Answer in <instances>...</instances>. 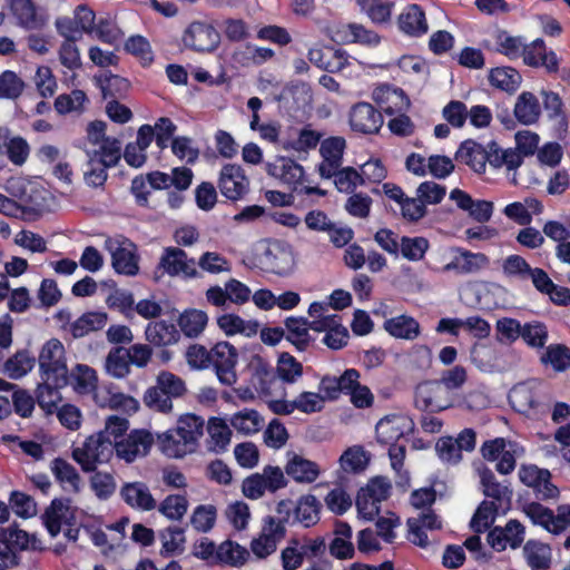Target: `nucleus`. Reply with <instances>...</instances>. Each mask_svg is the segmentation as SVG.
Masks as SVG:
<instances>
[{"instance_id":"nucleus-46","label":"nucleus","mask_w":570,"mask_h":570,"mask_svg":"<svg viewBox=\"0 0 570 570\" xmlns=\"http://www.w3.org/2000/svg\"><path fill=\"white\" fill-rule=\"evenodd\" d=\"M36 358L28 350L17 351L4 363V371L13 380L21 379L35 366Z\"/></svg>"},{"instance_id":"nucleus-55","label":"nucleus","mask_w":570,"mask_h":570,"mask_svg":"<svg viewBox=\"0 0 570 570\" xmlns=\"http://www.w3.org/2000/svg\"><path fill=\"white\" fill-rule=\"evenodd\" d=\"M188 510L185 494H169L159 504L158 511L171 521H179Z\"/></svg>"},{"instance_id":"nucleus-36","label":"nucleus","mask_w":570,"mask_h":570,"mask_svg":"<svg viewBox=\"0 0 570 570\" xmlns=\"http://www.w3.org/2000/svg\"><path fill=\"white\" fill-rule=\"evenodd\" d=\"M217 325L227 336L243 334L247 337H250L256 335L258 331L257 322L245 321L240 316L233 313H226L218 316Z\"/></svg>"},{"instance_id":"nucleus-21","label":"nucleus","mask_w":570,"mask_h":570,"mask_svg":"<svg viewBox=\"0 0 570 570\" xmlns=\"http://www.w3.org/2000/svg\"><path fill=\"white\" fill-rule=\"evenodd\" d=\"M475 471L480 480L482 492L485 497L492 498L499 503L509 502L511 500V489L508 485L500 483L489 468L480 463L475 468Z\"/></svg>"},{"instance_id":"nucleus-31","label":"nucleus","mask_w":570,"mask_h":570,"mask_svg":"<svg viewBox=\"0 0 570 570\" xmlns=\"http://www.w3.org/2000/svg\"><path fill=\"white\" fill-rule=\"evenodd\" d=\"M146 340L156 346H167L176 343L179 337V331L175 324L164 320L150 322L145 331Z\"/></svg>"},{"instance_id":"nucleus-48","label":"nucleus","mask_w":570,"mask_h":570,"mask_svg":"<svg viewBox=\"0 0 570 570\" xmlns=\"http://www.w3.org/2000/svg\"><path fill=\"white\" fill-rule=\"evenodd\" d=\"M91 36L100 42L112 46L122 39L124 32L118 27L116 19L107 14L98 18Z\"/></svg>"},{"instance_id":"nucleus-50","label":"nucleus","mask_w":570,"mask_h":570,"mask_svg":"<svg viewBox=\"0 0 570 570\" xmlns=\"http://www.w3.org/2000/svg\"><path fill=\"white\" fill-rule=\"evenodd\" d=\"M276 374L287 384L295 383L303 375V365L288 352L279 354L276 365Z\"/></svg>"},{"instance_id":"nucleus-53","label":"nucleus","mask_w":570,"mask_h":570,"mask_svg":"<svg viewBox=\"0 0 570 570\" xmlns=\"http://www.w3.org/2000/svg\"><path fill=\"white\" fill-rule=\"evenodd\" d=\"M66 508L63 501L56 498L42 514L43 525L51 538H56L61 532V527L66 520L61 511Z\"/></svg>"},{"instance_id":"nucleus-18","label":"nucleus","mask_w":570,"mask_h":570,"mask_svg":"<svg viewBox=\"0 0 570 570\" xmlns=\"http://www.w3.org/2000/svg\"><path fill=\"white\" fill-rule=\"evenodd\" d=\"M247 370L253 389L259 394H268L275 381V373L269 362L255 354L250 357Z\"/></svg>"},{"instance_id":"nucleus-39","label":"nucleus","mask_w":570,"mask_h":570,"mask_svg":"<svg viewBox=\"0 0 570 570\" xmlns=\"http://www.w3.org/2000/svg\"><path fill=\"white\" fill-rule=\"evenodd\" d=\"M87 156L95 164L100 163L108 168L115 167L121 158V142L115 137H107L99 149L88 150Z\"/></svg>"},{"instance_id":"nucleus-6","label":"nucleus","mask_w":570,"mask_h":570,"mask_svg":"<svg viewBox=\"0 0 570 570\" xmlns=\"http://www.w3.org/2000/svg\"><path fill=\"white\" fill-rule=\"evenodd\" d=\"M286 537V525L272 515L263 519L262 530L250 542V550L258 559L273 554L277 544Z\"/></svg>"},{"instance_id":"nucleus-59","label":"nucleus","mask_w":570,"mask_h":570,"mask_svg":"<svg viewBox=\"0 0 570 570\" xmlns=\"http://www.w3.org/2000/svg\"><path fill=\"white\" fill-rule=\"evenodd\" d=\"M372 22L381 24L390 21L393 3L382 0H357Z\"/></svg>"},{"instance_id":"nucleus-27","label":"nucleus","mask_w":570,"mask_h":570,"mask_svg":"<svg viewBox=\"0 0 570 570\" xmlns=\"http://www.w3.org/2000/svg\"><path fill=\"white\" fill-rule=\"evenodd\" d=\"M405 419L400 415H390L381 419L375 426L376 440L381 444H394L405 434Z\"/></svg>"},{"instance_id":"nucleus-58","label":"nucleus","mask_w":570,"mask_h":570,"mask_svg":"<svg viewBox=\"0 0 570 570\" xmlns=\"http://www.w3.org/2000/svg\"><path fill=\"white\" fill-rule=\"evenodd\" d=\"M429 249V240L424 237L402 236L400 239V253L407 261L416 262L424 257Z\"/></svg>"},{"instance_id":"nucleus-40","label":"nucleus","mask_w":570,"mask_h":570,"mask_svg":"<svg viewBox=\"0 0 570 570\" xmlns=\"http://www.w3.org/2000/svg\"><path fill=\"white\" fill-rule=\"evenodd\" d=\"M321 502L313 494L298 499L294 510L295 520L303 527L309 528L320 521Z\"/></svg>"},{"instance_id":"nucleus-52","label":"nucleus","mask_w":570,"mask_h":570,"mask_svg":"<svg viewBox=\"0 0 570 570\" xmlns=\"http://www.w3.org/2000/svg\"><path fill=\"white\" fill-rule=\"evenodd\" d=\"M487 164H489V145H483L466 139L465 140V165H469L476 174L485 171Z\"/></svg>"},{"instance_id":"nucleus-24","label":"nucleus","mask_w":570,"mask_h":570,"mask_svg":"<svg viewBox=\"0 0 570 570\" xmlns=\"http://www.w3.org/2000/svg\"><path fill=\"white\" fill-rule=\"evenodd\" d=\"M95 85L100 89L104 99L124 98L130 88L128 79L114 75L109 70L94 77Z\"/></svg>"},{"instance_id":"nucleus-38","label":"nucleus","mask_w":570,"mask_h":570,"mask_svg":"<svg viewBox=\"0 0 570 570\" xmlns=\"http://www.w3.org/2000/svg\"><path fill=\"white\" fill-rule=\"evenodd\" d=\"M488 78L492 87L509 94L515 92L522 82V76L512 67L492 68Z\"/></svg>"},{"instance_id":"nucleus-7","label":"nucleus","mask_w":570,"mask_h":570,"mask_svg":"<svg viewBox=\"0 0 570 570\" xmlns=\"http://www.w3.org/2000/svg\"><path fill=\"white\" fill-rule=\"evenodd\" d=\"M36 540V535L19 529L16 523L2 529L0 532V560L11 567L18 566L20 562L19 553L27 550Z\"/></svg>"},{"instance_id":"nucleus-42","label":"nucleus","mask_w":570,"mask_h":570,"mask_svg":"<svg viewBox=\"0 0 570 570\" xmlns=\"http://www.w3.org/2000/svg\"><path fill=\"white\" fill-rule=\"evenodd\" d=\"M205 421L202 416L194 413H187L179 417L176 425V434L180 433L186 436L185 440L195 450L198 439L203 435Z\"/></svg>"},{"instance_id":"nucleus-47","label":"nucleus","mask_w":570,"mask_h":570,"mask_svg":"<svg viewBox=\"0 0 570 570\" xmlns=\"http://www.w3.org/2000/svg\"><path fill=\"white\" fill-rule=\"evenodd\" d=\"M69 383H71L75 390L79 393H88L96 389L98 377L96 371L86 364H77L68 373Z\"/></svg>"},{"instance_id":"nucleus-3","label":"nucleus","mask_w":570,"mask_h":570,"mask_svg":"<svg viewBox=\"0 0 570 570\" xmlns=\"http://www.w3.org/2000/svg\"><path fill=\"white\" fill-rule=\"evenodd\" d=\"M65 354V346L58 338L47 341L39 354L41 377L49 381L55 377L58 384H69Z\"/></svg>"},{"instance_id":"nucleus-10","label":"nucleus","mask_w":570,"mask_h":570,"mask_svg":"<svg viewBox=\"0 0 570 570\" xmlns=\"http://www.w3.org/2000/svg\"><path fill=\"white\" fill-rule=\"evenodd\" d=\"M217 186L224 197L237 202L249 191V179L240 165L225 164L220 169Z\"/></svg>"},{"instance_id":"nucleus-56","label":"nucleus","mask_w":570,"mask_h":570,"mask_svg":"<svg viewBox=\"0 0 570 570\" xmlns=\"http://www.w3.org/2000/svg\"><path fill=\"white\" fill-rule=\"evenodd\" d=\"M497 511L494 502L482 501L470 521V528L476 533L487 531L494 522Z\"/></svg>"},{"instance_id":"nucleus-28","label":"nucleus","mask_w":570,"mask_h":570,"mask_svg":"<svg viewBox=\"0 0 570 570\" xmlns=\"http://www.w3.org/2000/svg\"><path fill=\"white\" fill-rule=\"evenodd\" d=\"M285 472L298 483H312L320 475L318 465L298 454H294L285 465Z\"/></svg>"},{"instance_id":"nucleus-57","label":"nucleus","mask_w":570,"mask_h":570,"mask_svg":"<svg viewBox=\"0 0 570 570\" xmlns=\"http://www.w3.org/2000/svg\"><path fill=\"white\" fill-rule=\"evenodd\" d=\"M88 100L83 90L73 89L70 94H61L55 99V109L60 115L81 111Z\"/></svg>"},{"instance_id":"nucleus-62","label":"nucleus","mask_w":570,"mask_h":570,"mask_svg":"<svg viewBox=\"0 0 570 570\" xmlns=\"http://www.w3.org/2000/svg\"><path fill=\"white\" fill-rule=\"evenodd\" d=\"M368 461L370 458L362 446L347 449L340 459L342 468L354 473L364 471Z\"/></svg>"},{"instance_id":"nucleus-17","label":"nucleus","mask_w":570,"mask_h":570,"mask_svg":"<svg viewBox=\"0 0 570 570\" xmlns=\"http://www.w3.org/2000/svg\"><path fill=\"white\" fill-rule=\"evenodd\" d=\"M541 383L535 380L519 383L509 392V402L519 413L530 414L538 403V392Z\"/></svg>"},{"instance_id":"nucleus-33","label":"nucleus","mask_w":570,"mask_h":570,"mask_svg":"<svg viewBox=\"0 0 570 570\" xmlns=\"http://www.w3.org/2000/svg\"><path fill=\"white\" fill-rule=\"evenodd\" d=\"M383 327L395 338L414 340L420 334L419 322L404 314L385 320Z\"/></svg>"},{"instance_id":"nucleus-15","label":"nucleus","mask_w":570,"mask_h":570,"mask_svg":"<svg viewBox=\"0 0 570 570\" xmlns=\"http://www.w3.org/2000/svg\"><path fill=\"white\" fill-rule=\"evenodd\" d=\"M307 57L315 67L331 73L343 70L348 63L346 51L333 46L311 48Z\"/></svg>"},{"instance_id":"nucleus-11","label":"nucleus","mask_w":570,"mask_h":570,"mask_svg":"<svg viewBox=\"0 0 570 570\" xmlns=\"http://www.w3.org/2000/svg\"><path fill=\"white\" fill-rule=\"evenodd\" d=\"M186 48L197 52H210L217 48L220 36L213 24L205 21L191 22L183 35Z\"/></svg>"},{"instance_id":"nucleus-49","label":"nucleus","mask_w":570,"mask_h":570,"mask_svg":"<svg viewBox=\"0 0 570 570\" xmlns=\"http://www.w3.org/2000/svg\"><path fill=\"white\" fill-rule=\"evenodd\" d=\"M51 471L61 484H68L73 492L80 491V475L76 468L62 458H56L51 462Z\"/></svg>"},{"instance_id":"nucleus-34","label":"nucleus","mask_w":570,"mask_h":570,"mask_svg":"<svg viewBox=\"0 0 570 570\" xmlns=\"http://www.w3.org/2000/svg\"><path fill=\"white\" fill-rule=\"evenodd\" d=\"M514 116L523 125L535 124L541 115V106L538 98L529 91H523L517 98Z\"/></svg>"},{"instance_id":"nucleus-44","label":"nucleus","mask_w":570,"mask_h":570,"mask_svg":"<svg viewBox=\"0 0 570 570\" xmlns=\"http://www.w3.org/2000/svg\"><path fill=\"white\" fill-rule=\"evenodd\" d=\"M208 316L200 309H186L178 318V325L187 337H197L205 328Z\"/></svg>"},{"instance_id":"nucleus-35","label":"nucleus","mask_w":570,"mask_h":570,"mask_svg":"<svg viewBox=\"0 0 570 570\" xmlns=\"http://www.w3.org/2000/svg\"><path fill=\"white\" fill-rule=\"evenodd\" d=\"M180 433L176 434V428L169 429L158 435V443L161 452L169 458H183L194 452L189 442Z\"/></svg>"},{"instance_id":"nucleus-64","label":"nucleus","mask_w":570,"mask_h":570,"mask_svg":"<svg viewBox=\"0 0 570 570\" xmlns=\"http://www.w3.org/2000/svg\"><path fill=\"white\" fill-rule=\"evenodd\" d=\"M541 361L550 364L556 371H564L570 365V350L561 344L550 345Z\"/></svg>"},{"instance_id":"nucleus-8","label":"nucleus","mask_w":570,"mask_h":570,"mask_svg":"<svg viewBox=\"0 0 570 570\" xmlns=\"http://www.w3.org/2000/svg\"><path fill=\"white\" fill-rule=\"evenodd\" d=\"M238 353L228 342H218L212 347L210 366L215 370L218 381L226 386H232L237 381L236 364Z\"/></svg>"},{"instance_id":"nucleus-1","label":"nucleus","mask_w":570,"mask_h":570,"mask_svg":"<svg viewBox=\"0 0 570 570\" xmlns=\"http://www.w3.org/2000/svg\"><path fill=\"white\" fill-rule=\"evenodd\" d=\"M115 452V440L105 439L99 432L89 435L80 446L72 448L71 456L86 473L109 462Z\"/></svg>"},{"instance_id":"nucleus-12","label":"nucleus","mask_w":570,"mask_h":570,"mask_svg":"<svg viewBox=\"0 0 570 570\" xmlns=\"http://www.w3.org/2000/svg\"><path fill=\"white\" fill-rule=\"evenodd\" d=\"M348 122L353 131L373 135L380 131L384 120L381 110L370 102L360 101L351 107Z\"/></svg>"},{"instance_id":"nucleus-41","label":"nucleus","mask_w":570,"mask_h":570,"mask_svg":"<svg viewBox=\"0 0 570 570\" xmlns=\"http://www.w3.org/2000/svg\"><path fill=\"white\" fill-rule=\"evenodd\" d=\"M230 424L238 433L252 435L261 431L264 419L256 410L244 409L233 414Z\"/></svg>"},{"instance_id":"nucleus-26","label":"nucleus","mask_w":570,"mask_h":570,"mask_svg":"<svg viewBox=\"0 0 570 570\" xmlns=\"http://www.w3.org/2000/svg\"><path fill=\"white\" fill-rule=\"evenodd\" d=\"M522 554L531 570H548L550 568L552 551L547 543L529 540L523 546Z\"/></svg>"},{"instance_id":"nucleus-2","label":"nucleus","mask_w":570,"mask_h":570,"mask_svg":"<svg viewBox=\"0 0 570 570\" xmlns=\"http://www.w3.org/2000/svg\"><path fill=\"white\" fill-rule=\"evenodd\" d=\"M521 510L533 525L541 527L554 535L570 529V503L559 505L554 512L539 502H527Z\"/></svg>"},{"instance_id":"nucleus-43","label":"nucleus","mask_w":570,"mask_h":570,"mask_svg":"<svg viewBox=\"0 0 570 570\" xmlns=\"http://www.w3.org/2000/svg\"><path fill=\"white\" fill-rule=\"evenodd\" d=\"M463 450V431L458 433L454 439L452 436H442L435 444V451L440 460L450 464H458L462 456Z\"/></svg>"},{"instance_id":"nucleus-32","label":"nucleus","mask_w":570,"mask_h":570,"mask_svg":"<svg viewBox=\"0 0 570 570\" xmlns=\"http://www.w3.org/2000/svg\"><path fill=\"white\" fill-rule=\"evenodd\" d=\"M285 327L287 330L285 338L292 343L298 352L306 351L312 342L307 318L289 316L285 320Z\"/></svg>"},{"instance_id":"nucleus-45","label":"nucleus","mask_w":570,"mask_h":570,"mask_svg":"<svg viewBox=\"0 0 570 570\" xmlns=\"http://www.w3.org/2000/svg\"><path fill=\"white\" fill-rule=\"evenodd\" d=\"M524 449L514 441L505 440L501 445V453L498 459L495 470L503 475H508L515 469L517 460L523 456Z\"/></svg>"},{"instance_id":"nucleus-29","label":"nucleus","mask_w":570,"mask_h":570,"mask_svg":"<svg viewBox=\"0 0 570 570\" xmlns=\"http://www.w3.org/2000/svg\"><path fill=\"white\" fill-rule=\"evenodd\" d=\"M400 29L410 36H422L428 31L425 13L419 4H410L399 16Z\"/></svg>"},{"instance_id":"nucleus-51","label":"nucleus","mask_w":570,"mask_h":570,"mask_svg":"<svg viewBox=\"0 0 570 570\" xmlns=\"http://www.w3.org/2000/svg\"><path fill=\"white\" fill-rule=\"evenodd\" d=\"M42 383L38 385L36 390V400L41 409L48 413L52 412L56 407V401L59 397V390L67 386L68 384H58L55 377L51 381L47 377H41Z\"/></svg>"},{"instance_id":"nucleus-61","label":"nucleus","mask_w":570,"mask_h":570,"mask_svg":"<svg viewBox=\"0 0 570 570\" xmlns=\"http://www.w3.org/2000/svg\"><path fill=\"white\" fill-rule=\"evenodd\" d=\"M24 89L23 80L12 70L0 73V99L14 100L21 96Z\"/></svg>"},{"instance_id":"nucleus-5","label":"nucleus","mask_w":570,"mask_h":570,"mask_svg":"<svg viewBox=\"0 0 570 570\" xmlns=\"http://www.w3.org/2000/svg\"><path fill=\"white\" fill-rule=\"evenodd\" d=\"M444 389L436 380L421 382L414 391L415 407L429 413L451 407L454 401L450 397V392Z\"/></svg>"},{"instance_id":"nucleus-37","label":"nucleus","mask_w":570,"mask_h":570,"mask_svg":"<svg viewBox=\"0 0 570 570\" xmlns=\"http://www.w3.org/2000/svg\"><path fill=\"white\" fill-rule=\"evenodd\" d=\"M161 541L160 556L168 558L179 556L185 550V529L181 527L169 525L159 531Z\"/></svg>"},{"instance_id":"nucleus-63","label":"nucleus","mask_w":570,"mask_h":570,"mask_svg":"<svg viewBox=\"0 0 570 570\" xmlns=\"http://www.w3.org/2000/svg\"><path fill=\"white\" fill-rule=\"evenodd\" d=\"M334 185L340 193L353 194L357 186L364 185V176L354 167H344L336 175Z\"/></svg>"},{"instance_id":"nucleus-60","label":"nucleus","mask_w":570,"mask_h":570,"mask_svg":"<svg viewBox=\"0 0 570 570\" xmlns=\"http://www.w3.org/2000/svg\"><path fill=\"white\" fill-rule=\"evenodd\" d=\"M9 504L12 511L22 519H29L37 514V502L24 492L12 491L9 497Z\"/></svg>"},{"instance_id":"nucleus-4","label":"nucleus","mask_w":570,"mask_h":570,"mask_svg":"<svg viewBox=\"0 0 570 570\" xmlns=\"http://www.w3.org/2000/svg\"><path fill=\"white\" fill-rule=\"evenodd\" d=\"M161 271L170 277L181 276L185 279L198 278L202 274L196 268V261L176 246L164 247L155 274Z\"/></svg>"},{"instance_id":"nucleus-22","label":"nucleus","mask_w":570,"mask_h":570,"mask_svg":"<svg viewBox=\"0 0 570 570\" xmlns=\"http://www.w3.org/2000/svg\"><path fill=\"white\" fill-rule=\"evenodd\" d=\"M120 494L124 501L135 509L151 511L157 505L156 500L144 482L126 483L121 488Z\"/></svg>"},{"instance_id":"nucleus-13","label":"nucleus","mask_w":570,"mask_h":570,"mask_svg":"<svg viewBox=\"0 0 570 570\" xmlns=\"http://www.w3.org/2000/svg\"><path fill=\"white\" fill-rule=\"evenodd\" d=\"M154 443L153 434L146 430H132L127 436L115 441V452L126 462H134L137 456L146 455Z\"/></svg>"},{"instance_id":"nucleus-20","label":"nucleus","mask_w":570,"mask_h":570,"mask_svg":"<svg viewBox=\"0 0 570 570\" xmlns=\"http://www.w3.org/2000/svg\"><path fill=\"white\" fill-rule=\"evenodd\" d=\"M9 7L19 26L27 30L41 29L46 24L45 17L38 12L32 0H9Z\"/></svg>"},{"instance_id":"nucleus-19","label":"nucleus","mask_w":570,"mask_h":570,"mask_svg":"<svg viewBox=\"0 0 570 570\" xmlns=\"http://www.w3.org/2000/svg\"><path fill=\"white\" fill-rule=\"evenodd\" d=\"M186 391V384L183 379L171 372L161 371L157 375L156 385L147 389V397L154 403L157 402V393H163V395L169 396V400L173 402L174 399L183 396Z\"/></svg>"},{"instance_id":"nucleus-23","label":"nucleus","mask_w":570,"mask_h":570,"mask_svg":"<svg viewBox=\"0 0 570 570\" xmlns=\"http://www.w3.org/2000/svg\"><path fill=\"white\" fill-rule=\"evenodd\" d=\"M108 322L106 312H86L69 323L68 332L73 340L82 338L92 332L102 330Z\"/></svg>"},{"instance_id":"nucleus-14","label":"nucleus","mask_w":570,"mask_h":570,"mask_svg":"<svg viewBox=\"0 0 570 570\" xmlns=\"http://www.w3.org/2000/svg\"><path fill=\"white\" fill-rule=\"evenodd\" d=\"M373 98L387 116L407 111L411 105L410 98L403 89L389 83L376 87L373 91Z\"/></svg>"},{"instance_id":"nucleus-16","label":"nucleus","mask_w":570,"mask_h":570,"mask_svg":"<svg viewBox=\"0 0 570 570\" xmlns=\"http://www.w3.org/2000/svg\"><path fill=\"white\" fill-rule=\"evenodd\" d=\"M522 164V156L513 148H501L497 142L489 144V165L495 169L504 168L508 171V179L515 185V170Z\"/></svg>"},{"instance_id":"nucleus-25","label":"nucleus","mask_w":570,"mask_h":570,"mask_svg":"<svg viewBox=\"0 0 570 570\" xmlns=\"http://www.w3.org/2000/svg\"><path fill=\"white\" fill-rule=\"evenodd\" d=\"M209 435L208 450L222 454L228 450L232 440V430L227 422L218 416H212L207 422Z\"/></svg>"},{"instance_id":"nucleus-54","label":"nucleus","mask_w":570,"mask_h":570,"mask_svg":"<svg viewBox=\"0 0 570 570\" xmlns=\"http://www.w3.org/2000/svg\"><path fill=\"white\" fill-rule=\"evenodd\" d=\"M216 519L217 509L215 505L199 504L190 515V524L197 532L207 533L214 528Z\"/></svg>"},{"instance_id":"nucleus-9","label":"nucleus","mask_w":570,"mask_h":570,"mask_svg":"<svg viewBox=\"0 0 570 570\" xmlns=\"http://www.w3.org/2000/svg\"><path fill=\"white\" fill-rule=\"evenodd\" d=\"M111 254V266L119 275L136 276L139 273V255L137 245L127 237L120 240L107 242Z\"/></svg>"},{"instance_id":"nucleus-30","label":"nucleus","mask_w":570,"mask_h":570,"mask_svg":"<svg viewBox=\"0 0 570 570\" xmlns=\"http://www.w3.org/2000/svg\"><path fill=\"white\" fill-rule=\"evenodd\" d=\"M248 559L249 551L239 543L228 539L218 546L215 561L216 566L240 568L248 561Z\"/></svg>"}]
</instances>
